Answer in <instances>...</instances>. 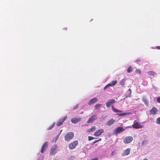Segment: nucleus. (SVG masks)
<instances>
[{
	"instance_id": "obj_31",
	"label": "nucleus",
	"mask_w": 160,
	"mask_h": 160,
	"mask_svg": "<svg viewBox=\"0 0 160 160\" xmlns=\"http://www.w3.org/2000/svg\"><path fill=\"white\" fill-rule=\"evenodd\" d=\"M101 140V138H100L98 140H97L94 141L93 142V143L94 144V143H96L97 142H98V141H100Z\"/></svg>"
},
{
	"instance_id": "obj_12",
	"label": "nucleus",
	"mask_w": 160,
	"mask_h": 160,
	"mask_svg": "<svg viewBox=\"0 0 160 160\" xmlns=\"http://www.w3.org/2000/svg\"><path fill=\"white\" fill-rule=\"evenodd\" d=\"M97 118V115H94L90 117L87 121L88 123H92Z\"/></svg>"
},
{
	"instance_id": "obj_27",
	"label": "nucleus",
	"mask_w": 160,
	"mask_h": 160,
	"mask_svg": "<svg viewBox=\"0 0 160 160\" xmlns=\"http://www.w3.org/2000/svg\"><path fill=\"white\" fill-rule=\"evenodd\" d=\"M156 123L158 124H160V117L157 118Z\"/></svg>"
},
{
	"instance_id": "obj_38",
	"label": "nucleus",
	"mask_w": 160,
	"mask_h": 160,
	"mask_svg": "<svg viewBox=\"0 0 160 160\" xmlns=\"http://www.w3.org/2000/svg\"><path fill=\"white\" fill-rule=\"evenodd\" d=\"M129 91H130V92H131V89H130V88H129Z\"/></svg>"
},
{
	"instance_id": "obj_33",
	"label": "nucleus",
	"mask_w": 160,
	"mask_h": 160,
	"mask_svg": "<svg viewBox=\"0 0 160 160\" xmlns=\"http://www.w3.org/2000/svg\"><path fill=\"white\" fill-rule=\"evenodd\" d=\"M157 102L160 103V96L157 98Z\"/></svg>"
},
{
	"instance_id": "obj_20",
	"label": "nucleus",
	"mask_w": 160,
	"mask_h": 160,
	"mask_svg": "<svg viewBox=\"0 0 160 160\" xmlns=\"http://www.w3.org/2000/svg\"><path fill=\"white\" fill-rule=\"evenodd\" d=\"M112 109L113 111L115 112H122V111L118 110L116 108H115L113 106L112 107Z\"/></svg>"
},
{
	"instance_id": "obj_32",
	"label": "nucleus",
	"mask_w": 160,
	"mask_h": 160,
	"mask_svg": "<svg viewBox=\"0 0 160 160\" xmlns=\"http://www.w3.org/2000/svg\"><path fill=\"white\" fill-rule=\"evenodd\" d=\"M78 107V105L77 104L75 106H74L73 108V110H74L77 108Z\"/></svg>"
},
{
	"instance_id": "obj_21",
	"label": "nucleus",
	"mask_w": 160,
	"mask_h": 160,
	"mask_svg": "<svg viewBox=\"0 0 160 160\" xmlns=\"http://www.w3.org/2000/svg\"><path fill=\"white\" fill-rule=\"evenodd\" d=\"M148 73L150 76H154L155 73L154 71H149L148 72Z\"/></svg>"
},
{
	"instance_id": "obj_36",
	"label": "nucleus",
	"mask_w": 160,
	"mask_h": 160,
	"mask_svg": "<svg viewBox=\"0 0 160 160\" xmlns=\"http://www.w3.org/2000/svg\"><path fill=\"white\" fill-rule=\"evenodd\" d=\"M158 49H160V46H158L156 47Z\"/></svg>"
},
{
	"instance_id": "obj_7",
	"label": "nucleus",
	"mask_w": 160,
	"mask_h": 160,
	"mask_svg": "<svg viewBox=\"0 0 160 160\" xmlns=\"http://www.w3.org/2000/svg\"><path fill=\"white\" fill-rule=\"evenodd\" d=\"M104 130L102 129L97 130L94 133V135L96 137H98L100 136L101 134L103 133Z\"/></svg>"
},
{
	"instance_id": "obj_39",
	"label": "nucleus",
	"mask_w": 160,
	"mask_h": 160,
	"mask_svg": "<svg viewBox=\"0 0 160 160\" xmlns=\"http://www.w3.org/2000/svg\"><path fill=\"white\" fill-rule=\"evenodd\" d=\"M53 160H57L55 159H54Z\"/></svg>"
},
{
	"instance_id": "obj_24",
	"label": "nucleus",
	"mask_w": 160,
	"mask_h": 160,
	"mask_svg": "<svg viewBox=\"0 0 160 160\" xmlns=\"http://www.w3.org/2000/svg\"><path fill=\"white\" fill-rule=\"evenodd\" d=\"M128 113L127 112H123L121 113H118L117 114L119 116H122L126 115L128 114Z\"/></svg>"
},
{
	"instance_id": "obj_23",
	"label": "nucleus",
	"mask_w": 160,
	"mask_h": 160,
	"mask_svg": "<svg viewBox=\"0 0 160 160\" xmlns=\"http://www.w3.org/2000/svg\"><path fill=\"white\" fill-rule=\"evenodd\" d=\"M132 68L131 66H129L127 69V72L130 73L132 72Z\"/></svg>"
},
{
	"instance_id": "obj_6",
	"label": "nucleus",
	"mask_w": 160,
	"mask_h": 160,
	"mask_svg": "<svg viewBox=\"0 0 160 160\" xmlns=\"http://www.w3.org/2000/svg\"><path fill=\"white\" fill-rule=\"evenodd\" d=\"M125 129L122 127H118L114 130V132L115 134L123 132Z\"/></svg>"
},
{
	"instance_id": "obj_26",
	"label": "nucleus",
	"mask_w": 160,
	"mask_h": 160,
	"mask_svg": "<svg viewBox=\"0 0 160 160\" xmlns=\"http://www.w3.org/2000/svg\"><path fill=\"white\" fill-rule=\"evenodd\" d=\"M55 123H53L52 124L50 125L48 128V130H50L54 126Z\"/></svg>"
},
{
	"instance_id": "obj_2",
	"label": "nucleus",
	"mask_w": 160,
	"mask_h": 160,
	"mask_svg": "<svg viewBox=\"0 0 160 160\" xmlns=\"http://www.w3.org/2000/svg\"><path fill=\"white\" fill-rule=\"evenodd\" d=\"M132 127L135 129L140 128H142V125H141L140 123L138 122L136 120L134 122V123L132 125Z\"/></svg>"
},
{
	"instance_id": "obj_17",
	"label": "nucleus",
	"mask_w": 160,
	"mask_h": 160,
	"mask_svg": "<svg viewBox=\"0 0 160 160\" xmlns=\"http://www.w3.org/2000/svg\"><path fill=\"white\" fill-rule=\"evenodd\" d=\"M130 152V149L128 148L125 150L122 153V156H126L128 155Z\"/></svg>"
},
{
	"instance_id": "obj_16",
	"label": "nucleus",
	"mask_w": 160,
	"mask_h": 160,
	"mask_svg": "<svg viewBox=\"0 0 160 160\" xmlns=\"http://www.w3.org/2000/svg\"><path fill=\"white\" fill-rule=\"evenodd\" d=\"M115 102V101L114 99H110L106 102V106L108 107H109L112 104L114 103Z\"/></svg>"
},
{
	"instance_id": "obj_14",
	"label": "nucleus",
	"mask_w": 160,
	"mask_h": 160,
	"mask_svg": "<svg viewBox=\"0 0 160 160\" xmlns=\"http://www.w3.org/2000/svg\"><path fill=\"white\" fill-rule=\"evenodd\" d=\"M98 100V99L97 98H94L90 99L88 102V104L89 105L93 104L97 102Z\"/></svg>"
},
{
	"instance_id": "obj_28",
	"label": "nucleus",
	"mask_w": 160,
	"mask_h": 160,
	"mask_svg": "<svg viewBox=\"0 0 160 160\" xmlns=\"http://www.w3.org/2000/svg\"><path fill=\"white\" fill-rule=\"evenodd\" d=\"M95 138H94L93 137H92V136H89L88 137V140L89 141H90L92 140V139H93Z\"/></svg>"
},
{
	"instance_id": "obj_22",
	"label": "nucleus",
	"mask_w": 160,
	"mask_h": 160,
	"mask_svg": "<svg viewBox=\"0 0 160 160\" xmlns=\"http://www.w3.org/2000/svg\"><path fill=\"white\" fill-rule=\"evenodd\" d=\"M126 81V79H122V80H121L120 82V84L121 86H123L125 84V82Z\"/></svg>"
},
{
	"instance_id": "obj_15",
	"label": "nucleus",
	"mask_w": 160,
	"mask_h": 160,
	"mask_svg": "<svg viewBox=\"0 0 160 160\" xmlns=\"http://www.w3.org/2000/svg\"><path fill=\"white\" fill-rule=\"evenodd\" d=\"M115 122V120L112 118L106 122L105 125L107 126H109L112 125Z\"/></svg>"
},
{
	"instance_id": "obj_10",
	"label": "nucleus",
	"mask_w": 160,
	"mask_h": 160,
	"mask_svg": "<svg viewBox=\"0 0 160 160\" xmlns=\"http://www.w3.org/2000/svg\"><path fill=\"white\" fill-rule=\"evenodd\" d=\"M48 146V142H45L43 145L42 146L41 150V152L42 153H43L44 152L45 150L47 148Z\"/></svg>"
},
{
	"instance_id": "obj_29",
	"label": "nucleus",
	"mask_w": 160,
	"mask_h": 160,
	"mask_svg": "<svg viewBox=\"0 0 160 160\" xmlns=\"http://www.w3.org/2000/svg\"><path fill=\"white\" fill-rule=\"evenodd\" d=\"M136 72L137 73H138L139 74H141V71L139 69H136Z\"/></svg>"
},
{
	"instance_id": "obj_30",
	"label": "nucleus",
	"mask_w": 160,
	"mask_h": 160,
	"mask_svg": "<svg viewBox=\"0 0 160 160\" xmlns=\"http://www.w3.org/2000/svg\"><path fill=\"white\" fill-rule=\"evenodd\" d=\"M141 60V58H137L135 62H140Z\"/></svg>"
},
{
	"instance_id": "obj_8",
	"label": "nucleus",
	"mask_w": 160,
	"mask_h": 160,
	"mask_svg": "<svg viewBox=\"0 0 160 160\" xmlns=\"http://www.w3.org/2000/svg\"><path fill=\"white\" fill-rule=\"evenodd\" d=\"M117 82V80H114L112 81L110 83H108L107 84L104 88L103 89L105 90L107 88L110 86H113L115 85Z\"/></svg>"
},
{
	"instance_id": "obj_1",
	"label": "nucleus",
	"mask_w": 160,
	"mask_h": 160,
	"mask_svg": "<svg viewBox=\"0 0 160 160\" xmlns=\"http://www.w3.org/2000/svg\"><path fill=\"white\" fill-rule=\"evenodd\" d=\"M74 134L72 132H68L66 134L64 137L65 140L67 141H69L72 139L73 137Z\"/></svg>"
},
{
	"instance_id": "obj_4",
	"label": "nucleus",
	"mask_w": 160,
	"mask_h": 160,
	"mask_svg": "<svg viewBox=\"0 0 160 160\" xmlns=\"http://www.w3.org/2000/svg\"><path fill=\"white\" fill-rule=\"evenodd\" d=\"M58 147L56 145H55L53 147H52L51 150L50 154L51 156L55 154L57 152V150Z\"/></svg>"
},
{
	"instance_id": "obj_9",
	"label": "nucleus",
	"mask_w": 160,
	"mask_h": 160,
	"mask_svg": "<svg viewBox=\"0 0 160 160\" xmlns=\"http://www.w3.org/2000/svg\"><path fill=\"white\" fill-rule=\"evenodd\" d=\"M81 121V118H73L71 119V122L73 123H77Z\"/></svg>"
},
{
	"instance_id": "obj_25",
	"label": "nucleus",
	"mask_w": 160,
	"mask_h": 160,
	"mask_svg": "<svg viewBox=\"0 0 160 160\" xmlns=\"http://www.w3.org/2000/svg\"><path fill=\"white\" fill-rule=\"evenodd\" d=\"M101 105V104H96L94 107V108L95 109H97Z\"/></svg>"
},
{
	"instance_id": "obj_34",
	"label": "nucleus",
	"mask_w": 160,
	"mask_h": 160,
	"mask_svg": "<svg viewBox=\"0 0 160 160\" xmlns=\"http://www.w3.org/2000/svg\"><path fill=\"white\" fill-rule=\"evenodd\" d=\"M115 154H116V152L115 151H113L111 153L112 156L114 155H115Z\"/></svg>"
},
{
	"instance_id": "obj_3",
	"label": "nucleus",
	"mask_w": 160,
	"mask_h": 160,
	"mask_svg": "<svg viewBox=\"0 0 160 160\" xmlns=\"http://www.w3.org/2000/svg\"><path fill=\"white\" fill-rule=\"evenodd\" d=\"M78 144V142L77 141H74L68 144V147L70 149H73L75 148Z\"/></svg>"
},
{
	"instance_id": "obj_18",
	"label": "nucleus",
	"mask_w": 160,
	"mask_h": 160,
	"mask_svg": "<svg viewBox=\"0 0 160 160\" xmlns=\"http://www.w3.org/2000/svg\"><path fill=\"white\" fill-rule=\"evenodd\" d=\"M96 129L95 127L94 126H92L91 128L88 129L87 130V132H92L94 131Z\"/></svg>"
},
{
	"instance_id": "obj_11",
	"label": "nucleus",
	"mask_w": 160,
	"mask_h": 160,
	"mask_svg": "<svg viewBox=\"0 0 160 160\" xmlns=\"http://www.w3.org/2000/svg\"><path fill=\"white\" fill-rule=\"evenodd\" d=\"M67 118V117L65 116L63 118H62L60 119L57 123V126H60L65 120Z\"/></svg>"
},
{
	"instance_id": "obj_19",
	"label": "nucleus",
	"mask_w": 160,
	"mask_h": 160,
	"mask_svg": "<svg viewBox=\"0 0 160 160\" xmlns=\"http://www.w3.org/2000/svg\"><path fill=\"white\" fill-rule=\"evenodd\" d=\"M142 101L147 106H148V101L146 98L145 97H143L142 98Z\"/></svg>"
},
{
	"instance_id": "obj_5",
	"label": "nucleus",
	"mask_w": 160,
	"mask_h": 160,
	"mask_svg": "<svg viewBox=\"0 0 160 160\" xmlns=\"http://www.w3.org/2000/svg\"><path fill=\"white\" fill-rule=\"evenodd\" d=\"M133 138L131 136H127L123 139V142L126 144L131 142L133 140Z\"/></svg>"
},
{
	"instance_id": "obj_13",
	"label": "nucleus",
	"mask_w": 160,
	"mask_h": 160,
	"mask_svg": "<svg viewBox=\"0 0 160 160\" xmlns=\"http://www.w3.org/2000/svg\"><path fill=\"white\" fill-rule=\"evenodd\" d=\"M158 111V110L157 108L155 107H153L150 110V114L151 115L152 114L155 115L156 114L157 112Z\"/></svg>"
},
{
	"instance_id": "obj_35",
	"label": "nucleus",
	"mask_w": 160,
	"mask_h": 160,
	"mask_svg": "<svg viewBox=\"0 0 160 160\" xmlns=\"http://www.w3.org/2000/svg\"><path fill=\"white\" fill-rule=\"evenodd\" d=\"M91 160H98V159L97 158H95L92 159Z\"/></svg>"
},
{
	"instance_id": "obj_37",
	"label": "nucleus",
	"mask_w": 160,
	"mask_h": 160,
	"mask_svg": "<svg viewBox=\"0 0 160 160\" xmlns=\"http://www.w3.org/2000/svg\"><path fill=\"white\" fill-rule=\"evenodd\" d=\"M143 160H148L147 158H144Z\"/></svg>"
}]
</instances>
